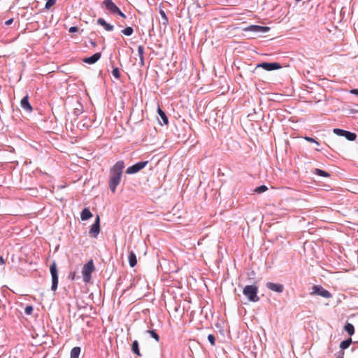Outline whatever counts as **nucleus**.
<instances>
[{"instance_id":"1","label":"nucleus","mask_w":358,"mask_h":358,"mask_svg":"<svg viewBox=\"0 0 358 358\" xmlns=\"http://www.w3.org/2000/svg\"><path fill=\"white\" fill-rule=\"evenodd\" d=\"M124 168V162L118 161L110 170L109 187L113 193L115 192L116 187L120 182Z\"/></svg>"},{"instance_id":"2","label":"nucleus","mask_w":358,"mask_h":358,"mask_svg":"<svg viewBox=\"0 0 358 358\" xmlns=\"http://www.w3.org/2000/svg\"><path fill=\"white\" fill-rule=\"evenodd\" d=\"M95 267L92 259H90L85 264L82 269V275L83 281L86 283L89 282L92 278V273L94 271Z\"/></svg>"},{"instance_id":"3","label":"nucleus","mask_w":358,"mask_h":358,"mask_svg":"<svg viewBox=\"0 0 358 358\" xmlns=\"http://www.w3.org/2000/svg\"><path fill=\"white\" fill-rule=\"evenodd\" d=\"M257 291L258 287L256 285H247L243 288V293L250 301L257 302L259 300Z\"/></svg>"},{"instance_id":"4","label":"nucleus","mask_w":358,"mask_h":358,"mask_svg":"<svg viewBox=\"0 0 358 358\" xmlns=\"http://www.w3.org/2000/svg\"><path fill=\"white\" fill-rule=\"evenodd\" d=\"M50 271L52 277V287L51 289L53 291H55L57 288L58 285V274H57V264L55 262L52 263L50 266Z\"/></svg>"},{"instance_id":"5","label":"nucleus","mask_w":358,"mask_h":358,"mask_svg":"<svg viewBox=\"0 0 358 358\" xmlns=\"http://www.w3.org/2000/svg\"><path fill=\"white\" fill-rule=\"evenodd\" d=\"M311 295H319L322 297L329 299L332 297V294L320 285H314L312 288Z\"/></svg>"},{"instance_id":"6","label":"nucleus","mask_w":358,"mask_h":358,"mask_svg":"<svg viewBox=\"0 0 358 358\" xmlns=\"http://www.w3.org/2000/svg\"><path fill=\"white\" fill-rule=\"evenodd\" d=\"M148 161L138 162L136 164L127 168L126 170V173H127V174L136 173L138 172L139 171H141V169H143L148 164Z\"/></svg>"},{"instance_id":"7","label":"nucleus","mask_w":358,"mask_h":358,"mask_svg":"<svg viewBox=\"0 0 358 358\" xmlns=\"http://www.w3.org/2000/svg\"><path fill=\"white\" fill-rule=\"evenodd\" d=\"M100 232V217L96 216L94 223L91 226L89 231V235L91 237L96 238Z\"/></svg>"},{"instance_id":"8","label":"nucleus","mask_w":358,"mask_h":358,"mask_svg":"<svg viewBox=\"0 0 358 358\" xmlns=\"http://www.w3.org/2000/svg\"><path fill=\"white\" fill-rule=\"evenodd\" d=\"M257 67H261L266 71H270L280 69L281 65L277 62H273V63L263 62V63L259 64Z\"/></svg>"},{"instance_id":"9","label":"nucleus","mask_w":358,"mask_h":358,"mask_svg":"<svg viewBox=\"0 0 358 358\" xmlns=\"http://www.w3.org/2000/svg\"><path fill=\"white\" fill-rule=\"evenodd\" d=\"M103 3L106 8L112 13L119 11V8L111 0H104Z\"/></svg>"},{"instance_id":"10","label":"nucleus","mask_w":358,"mask_h":358,"mask_svg":"<svg viewBox=\"0 0 358 358\" xmlns=\"http://www.w3.org/2000/svg\"><path fill=\"white\" fill-rule=\"evenodd\" d=\"M266 287L273 292L281 293L284 289V287L281 284H276L273 282H268L266 283Z\"/></svg>"},{"instance_id":"11","label":"nucleus","mask_w":358,"mask_h":358,"mask_svg":"<svg viewBox=\"0 0 358 358\" xmlns=\"http://www.w3.org/2000/svg\"><path fill=\"white\" fill-rule=\"evenodd\" d=\"M20 106L21 107L26 110L27 112H31L33 108L30 105L29 102V96L26 95L24 97H23L20 101Z\"/></svg>"},{"instance_id":"12","label":"nucleus","mask_w":358,"mask_h":358,"mask_svg":"<svg viewBox=\"0 0 358 358\" xmlns=\"http://www.w3.org/2000/svg\"><path fill=\"white\" fill-rule=\"evenodd\" d=\"M101 52H96L90 57L83 59V62L90 64H94L101 58Z\"/></svg>"},{"instance_id":"13","label":"nucleus","mask_w":358,"mask_h":358,"mask_svg":"<svg viewBox=\"0 0 358 358\" xmlns=\"http://www.w3.org/2000/svg\"><path fill=\"white\" fill-rule=\"evenodd\" d=\"M92 216H93L92 213L90 212V210L87 208H85L80 213V218L83 221L91 218Z\"/></svg>"},{"instance_id":"14","label":"nucleus","mask_w":358,"mask_h":358,"mask_svg":"<svg viewBox=\"0 0 358 358\" xmlns=\"http://www.w3.org/2000/svg\"><path fill=\"white\" fill-rule=\"evenodd\" d=\"M97 23L103 27L106 31H112L113 29V26L107 23L103 18H99Z\"/></svg>"},{"instance_id":"15","label":"nucleus","mask_w":358,"mask_h":358,"mask_svg":"<svg viewBox=\"0 0 358 358\" xmlns=\"http://www.w3.org/2000/svg\"><path fill=\"white\" fill-rule=\"evenodd\" d=\"M129 263L131 267H134L137 264V259L135 253L133 251H130L129 253Z\"/></svg>"},{"instance_id":"16","label":"nucleus","mask_w":358,"mask_h":358,"mask_svg":"<svg viewBox=\"0 0 358 358\" xmlns=\"http://www.w3.org/2000/svg\"><path fill=\"white\" fill-rule=\"evenodd\" d=\"M138 53L140 58L141 65H144V48L142 45L138 47Z\"/></svg>"},{"instance_id":"17","label":"nucleus","mask_w":358,"mask_h":358,"mask_svg":"<svg viewBox=\"0 0 358 358\" xmlns=\"http://www.w3.org/2000/svg\"><path fill=\"white\" fill-rule=\"evenodd\" d=\"M80 353V348L79 347H74L71 350L70 358H79Z\"/></svg>"},{"instance_id":"18","label":"nucleus","mask_w":358,"mask_h":358,"mask_svg":"<svg viewBox=\"0 0 358 358\" xmlns=\"http://www.w3.org/2000/svg\"><path fill=\"white\" fill-rule=\"evenodd\" d=\"M157 112H158V114L159 115V116L161 117L163 122L165 124H168V123H169L168 117H167L166 113L160 108V107H158Z\"/></svg>"},{"instance_id":"19","label":"nucleus","mask_w":358,"mask_h":358,"mask_svg":"<svg viewBox=\"0 0 358 358\" xmlns=\"http://www.w3.org/2000/svg\"><path fill=\"white\" fill-rule=\"evenodd\" d=\"M131 350L134 354H136L137 356L141 357V354L138 348V343L137 341H134L132 343Z\"/></svg>"},{"instance_id":"20","label":"nucleus","mask_w":358,"mask_h":358,"mask_svg":"<svg viewBox=\"0 0 358 358\" xmlns=\"http://www.w3.org/2000/svg\"><path fill=\"white\" fill-rule=\"evenodd\" d=\"M313 173H315L317 176H322V177H329L330 174L323 170H321L320 169H315L313 171Z\"/></svg>"},{"instance_id":"21","label":"nucleus","mask_w":358,"mask_h":358,"mask_svg":"<svg viewBox=\"0 0 358 358\" xmlns=\"http://www.w3.org/2000/svg\"><path fill=\"white\" fill-rule=\"evenodd\" d=\"M345 330L348 332V334L350 336L353 335L355 333L354 326L350 323H347L345 326Z\"/></svg>"},{"instance_id":"22","label":"nucleus","mask_w":358,"mask_h":358,"mask_svg":"<svg viewBox=\"0 0 358 358\" xmlns=\"http://www.w3.org/2000/svg\"><path fill=\"white\" fill-rule=\"evenodd\" d=\"M343 136H345L349 141H355L356 139L357 135L355 133L345 131V133L343 134Z\"/></svg>"},{"instance_id":"23","label":"nucleus","mask_w":358,"mask_h":358,"mask_svg":"<svg viewBox=\"0 0 358 358\" xmlns=\"http://www.w3.org/2000/svg\"><path fill=\"white\" fill-rule=\"evenodd\" d=\"M351 343H352L351 338H348L347 340L342 341L340 344L341 349L343 350L348 348L350 346V345L351 344Z\"/></svg>"},{"instance_id":"24","label":"nucleus","mask_w":358,"mask_h":358,"mask_svg":"<svg viewBox=\"0 0 358 358\" xmlns=\"http://www.w3.org/2000/svg\"><path fill=\"white\" fill-rule=\"evenodd\" d=\"M159 13H160V15L162 17V24L164 25H166L168 24V17L165 13V12L162 10V9H160L159 10Z\"/></svg>"},{"instance_id":"25","label":"nucleus","mask_w":358,"mask_h":358,"mask_svg":"<svg viewBox=\"0 0 358 358\" xmlns=\"http://www.w3.org/2000/svg\"><path fill=\"white\" fill-rule=\"evenodd\" d=\"M134 32V29L131 27H127L122 30V33L125 36H131Z\"/></svg>"},{"instance_id":"26","label":"nucleus","mask_w":358,"mask_h":358,"mask_svg":"<svg viewBox=\"0 0 358 358\" xmlns=\"http://www.w3.org/2000/svg\"><path fill=\"white\" fill-rule=\"evenodd\" d=\"M267 189H268V187L266 185H261V186L257 187L255 189V192L256 193L261 194V193L266 192Z\"/></svg>"},{"instance_id":"27","label":"nucleus","mask_w":358,"mask_h":358,"mask_svg":"<svg viewBox=\"0 0 358 358\" xmlns=\"http://www.w3.org/2000/svg\"><path fill=\"white\" fill-rule=\"evenodd\" d=\"M267 29H268V27H261V26H257V25H253L251 27V30L255 31H260L267 30Z\"/></svg>"},{"instance_id":"28","label":"nucleus","mask_w":358,"mask_h":358,"mask_svg":"<svg viewBox=\"0 0 358 358\" xmlns=\"http://www.w3.org/2000/svg\"><path fill=\"white\" fill-rule=\"evenodd\" d=\"M147 332L150 334V336L155 338L157 341H159V335L156 333V331L155 330H148Z\"/></svg>"},{"instance_id":"29","label":"nucleus","mask_w":358,"mask_h":358,"mask_svg":"<svg viewBox=\"0 0 358 358\" xmlns=\"http://www.w3.org/2000/svg\"><path fill=\"white\" fill-rule=\"evenodd\" d=\"M56 3V0H48L45 8L49 10L52 6H53Z\"/></svg>"},{"instance_id":"30","label":"nucleus","mask_w":358,"mask_h":358,"mask_svg":"<svg viewBox=\"0 0 358 358\" xmlns=\"http://www.w3.org/2000/svg\"><path fill=\"white\" fill-rule=\"evenodd\" d=\"M112 74L115 78H120V73L118 68L113 69L112 71Z\"/></svg>"},{"instance_id":"31","label":"nucleus","mask_w":358,"mask_h":358,"mask_svg":"<svg viewBox=\"0 0 358 358\" xmlns=\"http://www.w3.org/2000/svg\"><path fill=\"white\" fill-rule=\"evenodd\" d=\"M208 339L212 345H215V338L213 334H209L208 336Z\"/></svg>"},{"instance_id":"32","label":"nucleus","mask_w":358,"mask_h":358,"mask_svg":"<svg viewBox=\"0 0 358 358\" xmlns=\"http://www.w3.org/2000/svg\"><path fill=\"white\" fill-rule=\"evenodd\" d=\"M334 133L338 135V136H343V134L345 133V130H343V129H334Z\"/></svg>"},{"instance_id":"33","label":"nucleus","mask_w":358,"mask_h":358,"mask_svg":"<svg viewBox=\"0 0 358 358\" xmlns=\"http://www.w3.org/2000/svg\"><path fill=\"white\" fill-rule=\"evenodd\" d=\"M33 307L31 306H27L24 309V313L27 315H31L33 312Z\"/></svg>"},{"instance_id":"34","label":"nucleus","mask_w":358,"mask_h":358,"mask_svg":"<svg viewBox=\"0 0 358 358\" xmlns=\"http://www.w3.org/2000/svg\"><path fill=\"white\" fill-rule=\"evenodd\" d=\"M305 140L308 141V142H310V143H315L316 144H319L317 141H316L314 138H311V137H308V136H306L305 138Z\"/></svg>"},{"instance_id":"35","label":"nucleus","mask_w":358,"mask_h":358,"mask_svg":"<svg viewBox=\"0 0 358 358\" xmlns=\"http://www.w3.org/2000/svg\"><path fill=\"white\" fill-rule=\"evenodd\" d=\"M76 278V272H71L69 273V278L71 280H74Z\"/></svg>"},{"instance_id":"36","label":"nucleus","mask_w":358,"mask_h":358,"mask_svg":"<svg viewBox=\"0 0 358 358\" xmlns=\"http://www.w3.org/2000/svg\"><path fill=\"white\" fill-rule=\"evenodd\" d=\"M78 30V28L77 27H71L69 29V32L74 33V32H77Z\"/></svg>"},{"instance_id":"37","label":"nucleus","mask_w":358,"mask_h":358,"mask_svg":"<svg viewBox=\"0 0 358 358\" xmlns=\"http://www.w3.org/2000/svg\"><path fill=\"white\" fill-rule=\"evenodd\" d=\"M13 18H10L9 20H8L7 21L5 22V24L6 25H10L13 23Z\"/></svg>"},{"instance_id":"38","label":"nucleus","mask_w":358,"mask_h":358,"mask_svg":"<svg viewBox=\"0 0 358 358\" xmlns=\"http://www.w3.org/2000/svg\"><path fill=\"white\" fill-rule=\"evenodd\" d=\"M350 93L358 96V89L351 90Z\"/></svg>"},{"instance_id":"39","label":"nucleus","mask_w":358,"mask_h":358,"mask_svg":"<svg viewBox=\"0 0 358 358\" xmlns=\"http://www.w3.org/2000/svg\"><path fill=\"white\" fill-rule=\"evenodd\" d=\"M116 13H117L122 17L126 18V15L120 9H119V11H117Z\"/></svg>"},{"instance_id":"40","label":"nucleus","mask_w":358,"mask_h":358,"mask_svg":"<svg viewBox=\"0 0 358 358\" xmlns=\"http://www.w3.org/2000/svg\"><path fill=\"white\" fill-rule=\"evenodd\" d=\"M116 13H117L122 17L126 18V15L120 9H119V11H117Z\"/></svg>"},{"instance_id":"41","label":"nucleus","mask_w":358,"mask_h":358,"mask_svg":"<svg viewBox=\"0 0 358 358\" xmlns=\"http://www.w3.org/2000/svg\"><path fill=\"white\" fill-rule=\"evenodd\" d=\"M5 264V261L2 256L0 255V264L3 265Z\"/></svg>"},{"instance_id":"42","label":"nucleus","mask_w":358,"mask_h":358,"mask_svg":"<svg viewBox=\"0 0 358 358\" xmlns=\"http://www.w3.org/2000/svg\"><path fill=\"white\" fill-rule=\"evenodd\" d=\"M343 352H341V354L336 357V358H343Z\"/></svg>"},{"instance_id":"43","label":"nucleus","mask_w":358,"mask_h":358,"mask_svg":"<svg viewBox=\"0 0 358 358\" xmlns=\"http://www.w3.org/2000/svg\"><path fill=\"white\" fill-rule=\"evenodd\" d=\"M357 212H358V209H357Z\"/></svg>"}]
</instances>
